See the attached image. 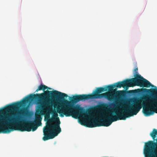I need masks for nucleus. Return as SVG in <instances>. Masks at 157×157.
<instances>
[{
    "mask_svg": "<svg viewBox=\"0 0 157 157\" xmlns=\"http://www.w3.org/2000/svg\"><path fill=\"white\" fill-rule=\"evenodd\" d=\"M44 97L46 98L50 97L52 99L59 98L63 101L64 105L63 107L57 108V112L60 114L61 117L65 115L66 117L71 116L75 119L78 117L84 115L86 111L85 109L79 105L74 106V103L83 100H86L84 95L82 94L77 95L73 97H69L71 101H69L65 99L68 97V95L64 93L57 90L48 91H44V93L40 94H31L25 97L21 101H18L6 106L4 109L6 111H16L18 110L20 107H24L20 110L19 113L20 115H25L26 113L27 109L25 107L28 103L36 100H39L40 101L38 103L40 106L37 112L42 115H46L49 118H50V114L53 113V103L47 100L41 101L40 99Z\"/></svg>",
    "mask_w": 157,
    "mask_h": 157,
    "instance_id": "1",
    "label": "nucleus"
},
{
    "mask_svg": "<svg viewBox=\"0 0 157 157\" xmlns=\"http://www.w3.org/2000/svg\"><path fill=\"white\" fill-rule=\"evenodd\" d=\"M6 121L5 119L0 118V133H9L14 130H18L21 132L26 131H34L39 126L34 121H25L19 116L16 118H11Z\"/></svg>",
    "mask_w": 157,
    "mask_h": 157,
    "instance_id": "2",
    "label": "nucleus"
},
{
    "mask_svg": "<svg viewBox=\"0 0 157 157\" xmlns=\"http://www.w3.org/2000/svg\"><path fill=\"white\" fill-rule=\"evenodd\" d=\"M127 81V79H126L122 81L118 82L115 83L114 84L109 85L108 86H106V87L105 88L102 87L97 88L93 94H82V95H84L85 98H86L85 99L86 100L93 98H101L105 97L110 101H112L115 100L118 101L119 99V97L123 96L125 93V91L124 90H119L117 91V96L116 97L110 92H106L101 94H100V93L106 91L108 89L110 92H112L113 90L115 91L116 89L113 90L115 87L118 88L122 87L126 90H127L128 89L129 86L128 85Z\"/></svg>",
    "mask_w": 157,
    "mask_h": 157,
    "instance_id": "3",
    "label": "nucleus"
},
{
    "mask_svg": "<svg viewBox=\"0 0 157 157\" xmlns=\"http://www.w3.org/2000/svg\"><path fill=\"white\" fill-rule=\"evenodd\" d=\"M58 116V114L55 112L54 114V117L56 118V122L52 124V120L53 119H50L47 122L46 125L44 128L43 132L44 136L43 139L44 141L54 138L61 132L60 127V122Z\"/></svg>",
    "mask_w": 157,
    "mask_h": 157,
    "instance_id": "4",
    "label": "nucleus"
},
{
    "mask_svg": "<svg viewBox=\"0 0 157 157\" xmlns=\"http://www.w3.org/2000/svg\"><path fill=\"white\" fill-rule=\"evenodd\" d=\"M156 142L149 141L145 143L144 154L145 157H157V138Z\"/></svg>",
    "mask_w": 157,
    "mask_h": 157,
    "instance_id": "5",
    "label": "nucleus"
},
{
    "mask_svg": "<svg viewBox=\"0 0 157 157\" xmlns=\"http://www.w3.org/2000/svg\"><path fill=\"white\" fill-rule=\"evenodd\" d=\"M157 135V129H153L152 131L150 133V136L152 138L153 140V141H154L155 139V138L156 137V136Z\"/></svg>",
    "mask_w": 157,
    "mask_h": 157,
    "instance_id": "6",
    "label": "nucleus"
},
{
    "mask_svg": "<svg viewBox=\"0 0 157 157\" xmlns=\"http://www.w3.org/2000/svg\"><path fill=\"white\" fill-rule=\"evenodd\" d=\"M47 86L41 84L40 85L38 86L37 89L36 90V92H37L39 90H44L47 89Z\"/></svg>",
    "mask_w": 157,
    "mask_h": 157,
    "instance_id": "7",
    "label": "nucleus"
},
{
    "mask_svg": "<svg viewBox=\"0 0 157 157\" xmlns=\"http://www.w3.org/2000/svg\"><path fill=\"white\" fill-rule=\"evenodd\" d=\"M35 118L36 121H39L40 124H41L40 121L42 120V118L40 115H36L35 116Z\"/></svg>",
    "mask_w": 157,
    "mask_h": 157,
    "instance_id": "8",
    "label": "nucleus"
},
{
    "mask_svg": "<svg viewBox=\"0 0 157 157\" xmlns=\"http://www.w3.org/2000/svg\"><path fill=\"white\" fill-rule=\"evenodd\" d=\"M114 106L115 107H117L119 106L121 107H122V105L120 103V102L118 101H116L114 104Z\"/></svg>",
    "mask_w": 157,
    "mask_h": 157,
    "instance_id": "9",
    "label": "nucleus"
},
{
    "mask_svg": "<svg viewBox=\"0 0 157 157\" xmlns=\"http://www.w3.org/2000/svg\"><path fill=\"white\" fill-rule=\"evenodd\" d=\"M137 71H138V68L136 67L135 68V69L134 70V72L136 74V75H135V76H136V75H138L137 74Z\"/></svg>",
    "mask_w": 157,
    "mask_h": 157,
    "instance_id": "10",
    "label": "nucleus"
},
{
    "mask_svg": "<svg viewBox=\"0 0 157 157\" xmlns=\"http://www.w3.org/2000/svg\"><path fill=\"white\" fill-rule=\"evenodd\" d=\"M86 123L85 121H83L80 122L81 124L82 125H85V123Z\"/></svg>",
    "mask_w": 157,
    "mask_h": 157,
    "instance_id": "11",
    "label": "nucleus"
},
{
    "mask_svg": "<svg viewBox=\"0 0 157 157\" xmlns=\"http://www.w3.org/2000/svg\"><path fill=\"white\" fill-rule=\"evenodd\" d=\"M2 112V110L0 109V114ZM1 118V117H0Z\"/></svg>",
    "mask_w": 157,
    "mask_h": 157,
    "instance_id": "12",
    "label": "nucleus"
},
{
    "mask_svg": "<svg viewBox=\"0 0 157 157\" xmlns=\"http://www.w3.org/2000/svg\"><path fill=\"white\" fill-rule=\"evenodd\" d=\"M47 89H49V90H51V89L50 88L48 87V86H47Z\"/></svg>",
    "mask_w": 157,
    "mask_h": 157,
    "instance_id": "13",
    "label": "nucleus"
},
{
    "mask_svg": "<svg viewBox=\"0 0 157 157\" xmlns=\"http://www.w3.org/2000/svg\"><path fill=\"white\" fill-rule=\"evenodd\" d=\"M133 91V90H131L130 91Z\"/></svg>",
    "mask_w": 157,
    "mask_h": 157,
    "instance_id": "14",
    "label": "nucleus"
}]
</instances>
